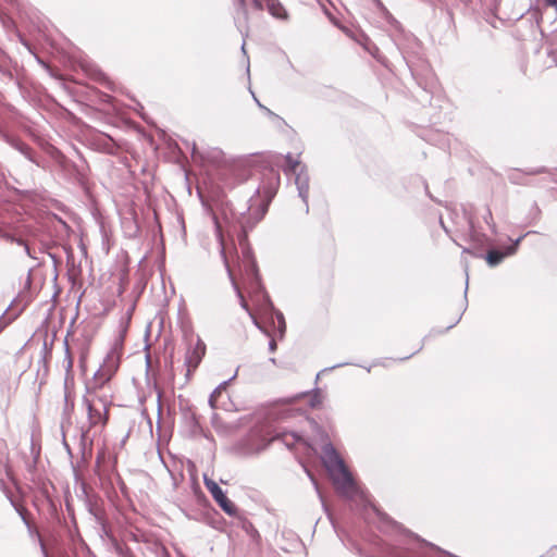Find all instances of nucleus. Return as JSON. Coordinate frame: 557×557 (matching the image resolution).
Segmentation results:
<instances>
[{
    "label": "nucleus",
    "instance_id": "2",
    "mask_svg": "<svg viewBox=\"0 0 557 557\" xmlns=\"http://www.w3.org/2000/svg\"><path fill=\"white\" fill-rule=\"evenodd\" d=\"M239 271L240 282H237V284L246 297L264 290L260 282L257 264L249 252L244 255L243 261L239 264Z\"/></svg>",
    "mask_w": 557,
    "mask_h": 557
},
{
    "label": "nucleus",
    "instance_id": "16",
    "mask_svg": "<svg viewBox=\"0 0 557 557\" xmlns=\"http://www.w3.org/2000/svg\"><path fill=\"white\" fill-rule=\"evenodd\" d=\"M422 349V344H419L414 350L412 352H410L409 355L405 356L404 358H400V360H407L409 359L411 356L416 355L417 352H419L420 350Z\"/></svg>",
    "mask_w": 557,
    "mask_h": 557
},
{
    "label": "nucleus",
    "instance_id": "14",
    "mask_svg": "<svg viewBox=\"0 0 557 557\" xmlns=\"http://www.w3.org/2000/svg\"><path fill=\"white\" fill-rule=\"evenodd\" d=\"M90 339L86 338L81 347V362L84 363L88 357Z\"/></svg>",
    "mask_w": 557,
    "mask_h": 557
},
{
    "label": "nucleus",
    "instance_id": "4",
    "mask_svg": "<svg viewBox=\"0 0 557 557\" xmlns=\"http://www.w3.org/2000/svg\"><path fill=\"white\" fill-rule=\"evenodd\" d=\"M187 341L189 348L185 356V364L187 368L186 376H190L206 355V344L198 335L195 336L194 334H190Z\"/></svg>",
    "mask_w": 557,
    "mask_h": 557
},
{
    "label": "nucleus",
    "instance_id": "5",
    "mask_svg": "<svg viewBox=\"0 0 557 557\" xmlns=\"http://www.w3.org/2000/svg\"><path fill=\"white\" fill-rule=\"evenodd\" d=\"M88 419L90 426H104L109 420L110 403L101 397L87 399Z\"/></svg>",
    "mask_w": 557,
    "mask_h": 557
},
{
    "label": "nucleus",
    "instance_id": "18",
    "mask_svg": "<svg viewBox=\"0 0 557 557\" xmlns=\"http://www.w3.org/2000/svg\"><path fill=\"white\" fill-rule=\"evenodd\" d=\"M110 379H111V375L107 376V379L101 383V385L99 387H101L104 384V382L110 381Z\"/></svg>",
    "mask_w": 557,
    "mask_h": 557
},
{
    "label": "nucleus",
    "instance_id": "13",
    "mask_svg": "<svg viewBox=\"0 0 557 557\" xmlns=\"http://www.w3.org/2000/svg\"><path fill=\"white\" fill-rule=\"evenodd\" d=\"M306 397L309 399L308 403L311 408H317L321 405L322 398L319 393L308 394Z\"/></svg>",
    "mask_w": 557,
    "mask_h": 557
},
{
    "label": "nucleus",
    "instance_id": "7",
    "mask_svg": "<svg viewBox=\"0 0 557 557\" xmlns=\"http://www.w3.org/2000/svg\"><path fill=\"white\" fill-rule=\"evenodd\" d=\"M267 9L269 13L278 20H287L288 13L284 5L278 0H265Z\"/></svg>",
    "mask_w": 557,
    "mask_h": 557
},
{
    "label": "nucleus",
    "instance_id": "6",
    "mask_svg": "<svg viewBox=\"0 0 557 557\" xmlns=\"http://www.w3.org/2000/svg\"><path fill=\"white\" fill-rule=\"evenodd\" d=\"M300 168V161L293 157L292 154H287L285 157V165L283 171L285 174H297L296 184L298 185L299 195L306 201L308 197V182L307 177L302 178L301 173H298V169Z\"/></svg>",
    "mask_w": 557,
    "mask_h": 557
},
{
    "label": "nucleus",
    "instance_id": "9",
    "mask_svg": "<svg viewBox=\"0 0 557 557\" xmlns=\"http://www.w3.org/2000/svg\"><path fill=\"white\" fill-rule=\"evenodd\" d=\"M270 175V186L264 190V194L269 199L274 197L280 185L278 173L275 171H271Z\"/></svg>",
    "mask_w": 557,
    "mask_h": 557
},
{
    "label": "nucleus",
    "instance_id": "17",
    "mask_svg": "<svg viewBox=\"0 0 557 557\" xmlns=\"http://www.w3.org/2000/svg\"><path fill=\"white\" fill-rule=\"evenodd\" d=\"M546 4L549 7L557 8V0H545Z\"/></svg>",
    "mask_w": 557,
    "mask_h": 557
},
{
    "label": "nucleus",
    "instance_id": "19",
    "mask_svg": "<svg viewBox=\"0 0 557 557\" xmlns=\"http://www.w3.org/2000/svg\"><path fill=\"white\" fill-rule=\"evenodd\" d=\"M72 363H73L72 357H71V356H69V367H70V368L72 367Z\"/></svg>",
    "mask_w": 557,
    "mask_h": 557
},
{
    "label": "nucleus",
    "instance_id": "10",
    "mask_svg": "<svg viewBox=\"0 0 557 557\" xmlns=\"http://www.w3.org/2000/svg\"><path fill=\"white\" fill-rule=\"evenodd\" d=\"M276 438H280L286 446L294 447L301 437L293 432H284L282 434H278Z\"/></svg>",
    "mask_w": 557,
    "mask_h": 557
},
{
    "label": "nucleus",
    "instance_id": "11",
    "mask_svg": "<svg viewBox=\"0 0 557 557\" xmlns=\"http://www.w3.org/2000/svg\"><path fill=\"white\" fill-rule=\"evenodd\" d=\"M505 253L498 250H490L486 255V261L491 267H495L503 261Z\"/></svg>",
    "mask_w": 557,
    "mask_h": 557
},
{
    "label": "nucleus",
    "instance_id": "15",
    "mask_svg": "<svg viewBox=\"0 0 557 557\" xmlns=\"http://www.w3.org/2000/svg\"><path fill=\"white\" fill-rule=\"evenodd\" d=\"M206 485H207L208 490L210 491L213 498L219 496L220 494L224 493L222 491V488L213 481L206 482Z\"/></svg>",
    "mask_w": 557,
    "mask_h": 557
},
{
    "label": "nucleus",
    "instance_id": "12",
    "mask_svg": "<svg viewBox=\"0 0 557 557\" xmlns=\"http://www.w3.org/2000/svg\"><path fill=\"white\" fill-rule=\"evenodd\" d=\"M238 1L245 12H247L249 9L257 10V11L263 10V4H262L261 0H238Z\"/></svg>",
    "mask_w": 557,
    "mask_h": 557
},
{
    "label": "nucleus",
    "instance_id": "8",
    "mask_svg": "<svg viewBox=\"0 0 557 557\" xmlns=\"http://www.w3.org/2000/svg\"><path fill=\"white\" fill-rule=\"evenodd\" d=\"M219 506L230 516H237L238 508L236 505L225 495V493L220 494L219 496L213 498Z\"/></svg>",
    "mask_w": 557,
    "mask_h": 557
},
{
    "label": "nucleus",
    "instance_id": "3",
    "mask_svg": "<svg viewBox=\"0 0 557 557\" xmlns=\"http://www.w3.org/2000/svg\"><path fill=\"white\" fill-rule=\"evenodd\" d=\"M333 482L336 490L347 497H354L359 492L358 484L355 481L352 474L348 470L344 460L337 455H335Z\"/></svg>",
    "mask_w": 557,
    "mask_h": 557
},
{
    "label": "nucleus",
    "instance_id": "1",
    "mask_svg": "<svg viewBox=\"0 0 557 557\" xmlns=\"http://www.w3.org/2000/svg\"><path fill=\"white\" fill-rule=\"evenodd\" d=\"M230 275L232 277L233 284L237 290L238 297L240 299L242 307L249 313L251 319L253 320V323L258 326H260L259 323V314L268 313L272 309V305L270 301V298L265 290L260 293H255L253 295H249L246 297L244 293L242 292L239 285L237 284V281L234 276L233 270L228 269Z\"/></svg>",
    "mask_w": 557,
    "mask_h": 557
}]
</instances>
